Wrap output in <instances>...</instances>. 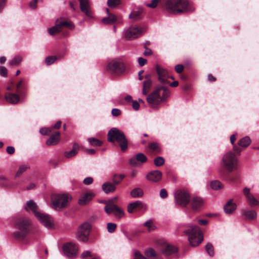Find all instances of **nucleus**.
I'll return each instance as SVG.
<instances>
[{
    "label": "nucleus",
    "instance_id": "1",
    "mask_svg": "<svg viewBox=\"0 0 259 259\" xmlns=\"http://www.w3.org/2000/svg\"><path fill=\"white\" fill-rule=\"evenodd\" d=\"M165 6L167 11L173 14L183 12H191L195 10L189 4L188 0H167Z\"/></svg>",
    "mask_w": 259,
    "mask_h": 259
},
{
    "label": "nucleus",
    "instance_id": "2",
    "mask_svg": "<svg viewBox=\"0 0 259 259\" xmlns=\"http://www.w3.org/2000/svg\"><path fill=\"white\" fill-rule=\"evenodd\" d=\"M108 140L110 142L116 141L122 151H125L127 148V140L124 133L117 128H112L108 133Z\"/></svg>",
    "mask_w": 259,
    "mask_h": 259
},
{
    "label": "nucleus",
    "instance_id": "3",
    "mask_svg": "<svg viewBox=\"0 0 259 259\" xmlns=\"http://www.w3.org/2000/svg\"><path fill=\"white\" fill-rule=\"evenodd\" d=\"M222 167L228 172L236 170L239 167L238 159L232 152H227L223 156L221 160Z\"/></svg>",
    "mask_w": 259,
    "mask_h": 259
},
{
    "label": "nucleus",
    "instance_id": "4",
    "mask_svg": "<svg viewBox=\"0 0 259 259\" xmlns=\"http://www.w3.org/2000/svg\"><path fill=\"white\" fill-rule=\"evenodd\" d=\"M184 235L188 236L190 244L193 247L199 245L203 240L202 233L198 226H191L188 230L183 232Z\"/></svg>",
    "mask_w": 259,
    "mask_h": 259
},
{
    "label": "nucleus",
    "instance_id": "5",
    "mask_svg": "<svg viewBox=\"0 0 259 259\" xmlns=\"http://www.w3.org/2000/svg\"><path fill=\"white\" fill-rule=\"evenodd\" d=\"M72 199L68 194H58L52 196L51 206L55 210L59 211L66 207Z\"/></svg>",
    "mask_w": 259,
    "mask_h": 259
},
{
    "label": "nucleus",
    "instance_id": "6",
    "mask_svg": "<svg viewBox=\"0 0 259 259\" xmlns=\"http://www.w3.org/2000/svg\"><path fill=\"white\" fill-rule=\"evenodd\" d=\"M15 225L18 231L15 232L14 235L17 238L22 239L28 233L31 222L28 219L22 218L19 220Z\"/></svg>",
    "mask_w": 259,
    "mask_h": 259
},
{
    "label": "nucleus",
    "instance_id": "7",
    "mask_svg": "<svg viewBox=\"0 0 259 259\" xmlns=\"http://www.w3.org/2000/svg\"><path fill=\"white\" fill-rule=\"evenodd\" d=\"M190 196L185 190L177 191L175 194V203L177 205L184 207L190 202Z\"/></svg>",
    "mask_w": 259,
    "mask_h": 259
},
{
    "label": "nucleus",
    "instance_id": "8",
    "mask_svg": "<svg viewBox=\"0 0 259 259\" xmlns=\"http://www.w3.org/2000/svg\"><path fill=\"white\" fill-rule=\"evenodd\" d=\"M35 217L45 227L48 229L54 227V221L50 215L39 211L36 213Z\"/></svg>",
    "mask_w": 259,
    "mask_h": 259
},
{
    "label": "nucleus",
    "instance_id": "9",
    "mask_svg": "<svg viewBox=\"0 0 259 259\" xmlns=\"http://www.w3.org/2000/svg\"><path fill=\"white\" fill-rule=\"evenodd\" d=\"M143 32V29L136 26H132L124 30V36L128 39H133L139 37Z\"/></svg>",
    "mask_w": 259,
    "mask_h": 259
},
{
    "label": "nucleus",
    "instance_id": "10",
    "mask_svg": "<svg viewBox=\"0 0 259 259\" xmlns=\"http://www.w3.org/2000/svg\"><path fill=\"white\" fill-rule=\"evenodd\" d=\"M155 68L158 80L162 83L168 84V79L170 77L168 71L159 65H156Z\"/></svg>",
    "mask_w": 259,
    "mask_h": 259
},
{
    "label": "nucleus",
    "instance_id": "11",
    "mask_svg": "<svg viewBox=\"0 0 259 259\" xmlns=\"http://www.w3.org/2000/svg\"><path fill=\"white\" fill-rule=\"evenodd\" d=\"M160 88H157L147 98L149 104L154 106L165 100V97H160L159 94Z\"/></svg>",
    "mask_w": 259,
    "mask_h": 259
},
{
    "label": "nucleus",
    "instance_id": "12",
    "mask_svg": "<svg viewBox=\"0 0 259 259\" xmlns=\"http://www.w3.org/2000/svg\"><path fill=\"white\" fill-rule=\"evenodd\" d=\"M64 254L69 258H72L75 256L78 251L77 246L72 243H67L63 247Z\"/></svg>",
    "mask_w": 259,
    "mask_h": 259
},
{
    "label": "nucleus",
    "instance_id": "13",
    "mask_svg": "<svg viewBox=\"0 0 259 259\" xmlns=\"http://www.w3.org/2000/svg\"><path fill=\"white\" fill-rule=\"evenodd\" d=\"M106 69L111 73H121L124 71L125 67L122 63L112 61L108 64Z\"/></svg>",
    "mask_w": 259,
    "mask_h": 259
},
{
    "label": "nucleus",
    "instance_id": "14",
    "mask_svg": "<svg viewBox=\"0 0 259 259\" xmlns=\"http://www.w3.org/2000/svg\"><path fill=\"white\" fill-rule=\"evenodd\" d=\"M243 193L246 197L247 203L250 206L254 207L259 205V201L250 193L249 189L245 188L243 189Z\"/></svg>",
    "mask_w": 259,
    "mask_h": 259
},
{
    "label": "nucleus",
    "instance_id": "15",
    "mask_svg": "<svg viewBox=\"0 0 259 259\" xmlns=\"http://www.w3.org/2000/svg\"><path fill=\"white\" fill-rule=\"evenodd\" d=\"M147 179L152 182H158L162 178V174L159 170H154L149 172L146 176Z\"/></svg>",
    "mask_w": 259,
    "mask_h": 259
},
{
    "label": "nucleus",
    "instance_id": "16",
    "mask_svg": "<svg viewBox=\"0 0 259 259\" xmlns=\"http://www.w3.org/2000/svg\"><path fill=\"white\" fill-rule=\"evenodd\" d=\"M147 206L141 201H136L130 203L127 206V211L130 213H132L134 210L136 208L145 209Z\"/></svg>",
    "mask_w": 259,
    "mask_h": 259
},
{
    "label": "nucleus",
    "instance_id": "17",
    "mask_svg": "<svg viewBox=\"0 0 259 259\" xmlns=\"http://www.w3.org/2000/svg\"><path fill=\"white\" fill-rule=\"evenodd\" d=\"M80 4L81 11L87 16L92 17V14L90 8L88 0H78Z\"/></svg>",
    "mask_w": 259,
    "mask_h": 259
},
{
    "label": "nucleus",
    "instance_id": "18",
    "mask_svg": "<svg viewBox=\"0 0 259 259\" xmlns=\"http://www.w3.org/2000/svg\"><path fill=\"white\" fill-rule=\"evenodd\" d=\"M94 196V194L92 192L87 193L83 194L78 200V203L80 205H84L89 202Z\"/></svg>",
    "mask_w": 259,
    "mask_h": 259
},
{
    "label": "nucleus",
    "instance_id": "19",
    "mask_svg": "<svg viewBox=\"0 0 259 259\" xmlns=\"http://www.w3.org/2000/svg\"><path fill=\"white\" fill-rule=\"evenodd\" d=\"M192 209L194 210H197L203 205V199L198 197H193L191 201Z\"/></svg>",
    "mask_w": 259,
    "mask_h": 259
},
{
    "label": "nucleus",
    "instance_id": "20",
    "mask_svg": "<svg viewBox=\"0 0 259 259\" xmlns=\"http://www.w3.org/2000/svg\"><path fill=\"white\" fill-rule=\"evenodd\" d=\"M5 99L8 102L12 104H17L20 101L19 96L16 94L7 93Z\"/></svg>",
    "mask_w": 259,
    "mask_h": 259
},
{
    "label": "nucleus",
    "instance_id": "21",
    "mask_svg": "<svg viewBox=\"0 0 259 259\" xmlns=\"http://www.w3.org/2000/svg\"><path fill=\"white\" fill-rule=\"evenodd\" d=\"M236 204L233 202V200H230L225 205L224 209L226 213L230 214L232 213L236 209Z\"/></svg>",
    "mask_w": 259,
    "mask_h": 259
},
{
    "label": "nucleus",
    "instance_id": "22",
    "mask_svg": "<svg viewBox=\"0 0 259 259\" xmlns=\"http://www.w3.org/2000/svg\"><path fill=\"white\" fill-rule=\"evenodd\" d=\"M60 134L59 132H56L52 135L47 141L46 144L48 146H53L56 145L60 141Z\"/></svg>",
    "mask_w": 259,
    "mask_h": 259
},
{
    "label": "nucleus",
    "instance_id": "23",
    "mask_svg": "<svg viewBox=\"0 0 259 259\" xmlns=\"http://www.w3.org/2000/svg\"><path fill=\"white\" fill-rule=\"evenodd\" d=\"M25 208L27 211H31L34 214V215H35L36 212H39L37 210V206L36 203L32 200L27 202Z\"/></svg>",
    "mask_w": 259,
    "mask_h": 259
},
{
    "label": "nucleus",
    "instance_id": "24",
    "mask_svg": "<svg viewBox=\"0 0 259 259\" xmlns=\"http://www.w3.org/2000/svg\"><path fill=\"white\" fill-rule=\"evenodd\" d=\"M102 190L106 193L113 192L116 189V186L109 182L104 183L102 186Z\"/></svg>",
    "mask_w": 259,
    "mask_h": 259
},
{
    "label": "nucleus",
    "instance_id": "25",
    "mask_svg": "<svg viewBox=\"0 0 259 259\" xmlns=\"http://www.w3.org/2000/svg\"><path fill=\"white\" fill-rule=\"evenodd\" d=\"M106 11L108 12V17L102 19V22L105 24H111L116 21L117 18L109 12L108 9H106Z\"/></svg>",
    "mask_w": 259,
    "mask_h": 259
},
{
    "label": "nucleus",
    "instance_id": "26",
    "mask_svg": "<svg viewBox=\"0 0 259 259\" xmlns=\"http://www.w3.org/2000/svg\"><path fill=\"white\" fill-rule=\"evenodd\" d=\"M117 205L113 204V200H109L106 202V206H105L104 209L105 212L108 214H110L112 213H114L115 207H116Z\"/></svg>",
    "mask_w": 259,
    "mask_h": 259
},
{
    "label": "nucleus",
    "instance_id": "27",
    "mask_svg": "<svg viewBox=\"0 0 259 259\" xmlns=\"http://www.w3.org/2000/svg\"><path fill=\"white\" fill-rule=\"evenodd\" d=\"M78 148L79 146L78 144L76 143L74 144L72 149L71 150L64 152V156L67 158H70L73 157L77 154Z\"/></svg>",
    "mask_w": 259,
    "mask_h": 259
},
{
    "label": "nucleus",
    "instance_id": "28",
    "mask_svg": "<svg viewBox=\"0 0 259 259\" xmlns=\"http://www.w3.org/2000/svg\"><path fill=\"white\" fill-rule=\"evenodd\" d=\"M242 214L246 219L253 220L256 218L257 213L254 210H243Z\"/></svg>",
    "mask_w": 259,
    "mask_h": 259
},
{
    "label": "nucleus",
    "instance_id": "29",
    "mask_svg": "<svg viewBox=\"0 0 259 259\" xmlns=\"http://www.w3.org/2000/svg\"><path fill=\"white\" fill-rule=\"evenodd\" d=\"M146 78H147V80L144 82L143 87V94L144 95L147 94L152 85V81L149 76H146Z\"/></svg>",
    "mask_w": 259,
    "mask_h": 259
},
{
    "label": "nucleus",
    "instance_id": "30",
    "mask_svg": "<svg viewBox=\"0 0 259 259\" xmlns=\"http://www.w3.org/2000/svg\"><path fill=\"white\" fill-rule=\"evenodd\" d=\"M131 196L133 198H140L144 195L143 190L140 188H136L131 191Z\"/></svg>",
    "mask_w": 259,
    "mask_h": 259
},
{
    "label": "nucleus",
    "instance_id": "31",
    "mask_svg": "<svg viewBox=\"0 0 259 259\" xmlns=\"http://www.w3.org/2000/svg\"><path fill=\"white\" fill-rule=\"evenodd\" d=\"M89 235V234L88 233L78 230L76 234V237L78 240L85 242L88 240Z\"/></svg>",
    "mask_w": 259,
    "mask_h": 259
},
{
    "label": "nucleus",
    "instance_id": "32",
    "mask_svg": "<svg viewBox=\"0 0 259 259\" xmlns=\"http://www.w3.org/2000/svg\"><path fill=\"white\" fill-rule=\"evenodd\" d=\"M61 31V28H60L57 20L56 21V24L54 26L49 28L48 32L50 35H54L57 33H59Z\"/></svg>",
    "mask_w": 259,
    "mask_h": 259
},
{
    "label": "nucleus",
    "instance_id": "33",
    "mask_svg": "<svg viewBox=\"0 0 259 259\" xmlns=\"http://www.w3.org/2000/svg\"><path fill=\"white\" fill-rule=\"evenodd\" d=\"M177 251V248L175 246L171 245H167L163 250V253L165 254L169 255Z\"/></svg>",
    "mask_w": 259,
    "mask_h": 259
},
{
    "label": "nucleus",
    "instance_id": "34",
    "mask_svg": "<svg viewBox=\"0 0 259 259\" xmlns=\"http://www.w3.org/2000/svg\"><path fill=\"white\" fill-rule=\"evenodd\" d=\"M251 143V140L248 137L242 138L238 143L240 146L244 148L247 147Z\"/></svg>",
    "mask_w": 259,
    "mask_h": 259
},
{
    "label": "nucleus",
    "instance_id": "35",
    "mask_svg": "<svg viewBox=\"0 0 259 259\" xmlns=\"http://www.w3.org/2000/svg\"><path fill=\"white\" fill-rule=\"evenodd\" d=\"M22 61V57L20 56H17L10 61L9 64L11 66H16L19 65Z\"/></svg>",
    "mask_w": 259,
    "mask_h": 259
},
{
    "label": "nucleus",
    "instance_id": "36",
    "mask_svg": "<svg viewBox=\"0 0 259 259\" xmlns=\"http://www.w3.org/2000/svg\"><path fill=\"white\" fill-rule=\"evenodd\" d=\"M91 229V224L89 223H84L80 226L78 230H79L82 232H85L89 234Z\"/></svg>",
    "mask_w": 259,
    "mask_h": 259
},
{
    "label": "nucleus",
    "instance_id": "37",
    "mask_svg": "<svg viewBox=\"0 0 259 259\" xmlns=\"http://www.w3.org/2000/svg\"><path fill=\"white\" fill-rule=\"evenodd\" d=\"M57 20L61 29L62 27L63 26L69 28H71L73 27V24L70 22L64 21L62 20L61 19H57Z\"/></svg>",
    "mask_w": 259,
    "mask_h": 259
},
{
    "label": "nucleus",
    "instance_id": "38",
    "mask_svg": "<svg viewBox=\"0 0 259 259\" xmlns=\"http://www.w3.org/2000/svg\"><path fill=\"white\" fill-rule=\"evenodd\" d=\"M210 187L212 189L218 190L223 188V185L220 181L215 180L211 182Z\"/></svg>",
    "mask_w": 259,
    "mask_h": 259
},
{
    "label": "nucleus",
    "instance_id": "39",
    "mask_svg": "<svg viewBox=\"0 0 259 259\" xmlns=\"http://www.w3.org/2000/svg\"><path fill=\"white\" fill-rule=\"evenodd\" d=\"M88 140L90 144L92 146H100L102 144V141L94 138H89Z\"/></svg>",
    "mask_w": 259,
    "mask_h": 259
},
{
    "label": "nucleus",
    "instance_id": "40",
    "mask_svg": "<svg viewBox=\"0 0 259 259\" xmlns=\"http://www.w3.org/2000/svg\"><path fill=\"white\" fill-rule=\"evenodd\" d=\"M115 208L114 212V215L119 219L122 218L124 215V211L122 209L119 207L118 206H116Z\"/></svg>",
    "mask_w": 259,
    "mask_h": 259
},
{
    "label": "nucleus",
    "instance_id": "41",
    "mask_svg": "<svg viewBox=\"0 0 259 259\" xmlns=\"http://www.w3.org/2000/svg\"><path fill=\"white\" fill-rule=\"evenodd\" d=\"M205 250L206 251L207 253L210 256L212 257L214 255V249L211 243H207V244L205 246Z\"/></svg>",
    "mask_w": 259,
    "mask_h": 259
},
{
    "label": "nucleus",
    "instance_id": "42",
    "mask_svg": "<svg viewBox=\"0 0 259 259\" xmlns=\"http://www.w3.org/2000/svg\"><path fill=\"white\" fill-rule=\"evenodd\" d=\"M149 147L150 149L157 153H159L161 151V149L158 144L156 142L150 143L149 144Z\"/></svg>",
    "mask_w": 259,
    "mask_h": 259
},
{
    "label": "nucleus",
    "instance_id": "43",
    "mask_svg": "<svg viewBox=\"0 0 259 259\" xmlns=\"http://www.w3.org/2000/svg\"><path fill=\"white\" fill-rule=\"evenodd\" d=\"M142 13L141 10L135 11L131 13L129 15V18L134 19L135 20L140 18V15Z\"/></svg>",
    "mask_w": 259,
    "mask_h": 259
},
{
    "label": "nucleus",
    "instance_id": "44",
    "mask_svg": "<svg viewBox=\"0 0 259 259\" xmlns=\"http://www.w3.org/2000/svg\"><path fill=\"white\" fill-rule=\"evenodd\" d=\"M28 167H29L27 165L24 164L21 165L16 174V177H19L28 168Z\"/></svg>",
    "mask_w": 259,
    "mask_h": 259
},
{
    "label": "nucleus",
    "instance_id": "45",
    "mask_svg": "<svg viewBox=\"0 0 259 259\" xmlns=\"http://www.w3.org/2000/svg\"><path fill=\"white\" fill-rule=\"evenodd\" d=\"M136 157L139 162H140L141 163H144L147 161V158L146 156L144 154H143L142 153L137 154L136 155Z\"/></svg>",
    "mask_w": 259,
    "mask_h": 259
},
{
    "label": "nucleus",
    "instance_id": "46",
    "mask_svg": "<svg viewBox=\"0 0 259 259\" xmlns=\"http://www.w3.org/2000/svg\"><path fill=\"white\" fill-rule=\"evenodd\" d=\"M116 225L115 223H109L107 224V231L109 233H113L116 228Z\"/></svg>",
    "mask_w": 259,
    "mask_h": 259
},
{
    "label": "nucleus",
    "instance_id": "47",
    "mask_svg": "<svg viewBox=\"0 0 259 259\" xmlns=\"http://www.w3.org/2000/svg\"><path fill=\"white\" fill-rule=\"evenodd\" d=\"M154 164L157 166H160L164 163V159L162 157H156L154 161Z\"/></svg>",
    "mask_w": 259,
    "mask_h": 259
},
{
    "label": "nucleus",
    "instance_id": "48",
    "mask_svg": "<svg viewBox=\"0 0 259 259\" xmlns=\"http://www.w3.org/2000/svg\"><path fill=\"white\" fill-rule=\"evenodd\" d=\"M145 254L147 257H155L156 254L155 251L152 248H149L145 251Z\"/></svg>",
    "mask_w": 259,
    "mask_h": 259
},
{
    "label": "nucleus",
    "instance_id": "49",
    "mask_svg": "<svg viewBox=\"0 0 259 259\" xmlns=\"http://www.w3.org/2000/svg\"><path fill=\"white\" fill-rule=\"evenodd\" d=\"M120 4V0H108L107 1V5L110 7H115Z\"/></svg>",
    "mask_w": 259,
    "mask_h": 259
},
{
    "label": "nucleus",
    "instance_id": "50",
    "mask_svg": "<svg viewBox=\"0 0 259 259\" xmlns=\"http://www.w3.org/2000/svg\"><path fill=\"white\" fill-rule=\"evenodd\" d=\"M57 60V58L55 56H49L45 60V62L47 65H50Z\"/></svg>",
    "mask_w": 259,
    "mask_h": 259
},
{
    "label": "nucleus",
    "instance_id": "51",
    "mask_svg": "<svg viewBox=\"0 0 259 259\" xmlns=\"http://www.w3.org/2000/svg\"><path fill=\"white\" fill-rule=\"evenodd\" d=\"M144 226L147 227L149 231L153 230L154 229V226L153 224V222L151 220H148L144 223Z\"/></svg>",
    "mask_w": 259,
    "mask_h": 259
},
{
    "label": "nucleus",
    "instance_id": "52",
    "mask_svg": "<svg viewBox=\"0 0 259 259\" xmlns=\"http://www.w3.org/2000/svg\"><path fill=\"white\" fill-rule=\"evenodd\" d=\"M51 128L50 127L41 128L39 130V133L43 135H47L51 133Z\"/></svg>",
    "mask_w": 259,
    "mask_h": 259
},
{
    "label": "nucleus",
    "instance_id": "53",
    "mask_svg": "<svg viewBox=\"0 0 259 259\" xmlns=\"http://www.w3.org/2000/svg\"><path fill=\"white\" fill-rule=\"evenodd\" d=\"M159 2L160 0H152L150 3L147 4L146 5L149 8H155L157 7Z\"/></svg>",
    "mask_w": 259,
    "mask_h": 259
},
{
    "label": "nucleus",
    "instance_id": "54",
    "mask_svg": "<svg viewBox=\"0 0 259 259\" xmlns=\"http://www.w3.org/2000/svg\"><path fill=\"white\" fill-rule=\"evenodd\" d=\"M159 88H160V90H163V95L162 97H165V100L166 99V98H167L169 96L170 92H169V90L165 87H159Z\"/></svg>",
    "mask_w": 259,
    "mask_h": 259
},
{
    "label": "nucleus",
    "instance_id": "55",
    "mask_svg": "<svg viewBox=\"0 0 259 259\" xmlns=\"http://www.w3.org/2000/svg\"><path fill=\"white\" fill-rule=\"evenodd\" d=\"M134 258L135 259H146V257L142 254L139 251H135L134 252Z\"/></svg>",
    "mask_w": 259,
    "mask_h": 259
},
{
    "label": "nucleus",
    "instance_id": "56",
    "mask_svg": "<svg viewBox=\"0 0 259 259\" xmlns=\"http://www.w3.org/2000/svg\"><path fill=\"white\" fill-rule=\"evenodd\" d=\"M8 74V70L4 66H0V75L3 77H6Z\"/></svg>",
    "mask_w": 259,
    "mask_h": 259
},
{
    "label": "nucleus",
    "instance_id": "57",
    "mask_svg": "<svg viewBox=\"0 0 259 259\" xmlns=\"http://www.w3.org/2000/svg\"><path fill=\"white\" fill-rule=\"evenodd\" d=\"M138 160L137 159V158L136 157H132V158H131L130 160V164L133 165V166H137L139 165V163H138Z\"/></svg>",
    "mask_w": 259,
    "mask_h": 259
},
{
    "label": "nucleus",
    "instance_id": "58",
    "mask_svg": "<svg viewBox=\"0 0 259 259\" xmlns=\"http://www.w3.org/2000/svg\"><path fill=\"white\" fill-rule=\"evenodd\" d=\"M111 113L113 116H117L120 115L121 111L117 108H114L112 110Z\"/></svg>",
    "mask_w": 259,
    "mask_h": 259
},
{
    "label": "nucleus",
    "instance_id": "59",
    "mask_svg": "<svg viewBox=\"0 0 259 259\" xmlns=\"http://www.w3.org/2000/svg\"><path fill=\"white\" fill-rule=\"evenodd\" d=\"M93 182V179L92 177H87L83 180V184L85 185H90Z\"/></svg>",
    "mask_w": 259,
    "mask_h": 259
},
{
    "label": "nucleus",
    "instance_id": "60",
    "mask_svg": "<svg viewBox=\"0 0 259 259\" xmlns=\"http://www.w3.org/2000/svg\"><path fill=\"white\" fill-rule=\"evenodd\" d=\"M147 62V61L146 59H144L142 57H140L138 58V63L141 66H143L144 65H145Z\"/></svg>",
    "mask_w": 259,
    "mask_h": 259
},
{
    "label": "nucleus",
    "instance_id": "61",
    "mask_svg": "<svg viewBox=\"0 0 259 259\" xmlns=\"http://www.w3.org/2000/svg\"><path fill=\"white\" fill-rule=\"evenodd\" d=\"M184 69V67L182 65L178 64L175 66V70L177 72L180 73H181Z\"/></svg>",
    "mask_w": 259,
    "mask_h": 259
},
{
    "label": "nucleus",
    "instance_id": "62",
    "mask_svg": "<svg viewBox=\"0 0 259 259\" xmlns=\"http://www.w3.org/2000/svg\"><path fill=\"white\" fill-rule=\"evenodd\" d=\"M160 196L162 198H165L167 196V191L165 189H162L160 190Z\"/></svg>",
    "mask_w": 259,
    "mask_h": 259
},
{
    "label": "nucleus",
    "instance_id": "63",
    "mask_svg": "<svg viewBox=\"0 0 259 259\" xmlns=\"http://www.w3.org/2000/svg\"><path fill=\"white\" fill-rule=\"evenodd\" d=\"M132 106L135 110H138L139 109V103L137 101H133Z\"/></svg>",
    "mask_w": 259,
    "mask_h": 259
},
{
    "label": "nucleus",
    "instance_id": "64",
    "mask_svg": "<svg viewBox=\"0 0 259 259\" xmlns=\"http://www.w3.org/2000/svg\"><path fill=\"white\" fill-rule=\"evenodd\" d=\"M88 256H92L90 251H85L82 252L81 254V257L82 258H85Z\"/></svg>",
    "mask_w": 259,
    "mask_h": 259
}]
</instances>
